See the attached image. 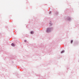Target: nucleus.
Segmentation results:
<instances>
[{
	"mask_svg": "<svg viewBox=\"0 0 79 79\" xmlns=\"http://www.w3.org/2000/svg\"><path fill=\"white\" fill-rule=\"evenodd\" d=\"M72 17H70V16H68L67 17V20H68V21H70L72 20Z\"/></svg>",
	"mask_w": 79,
	"mask_h": 79,
	"instance_id": "nucleus-1",
	"label": "nucleus"
},
{
	"mask_svg": "<svg viewBox=\"0 0 79 79\" xmlns=\"http://www.w3.org/2000/svg\"><path fill=\"white\" fill-rule=\"evenodd\" d=\"M52 29V28H47L46 30V32H50Z\"/></svg>",
	"mask_w": 79,
	"mask_h": 79,
	"instance_id": "nucleus-2",
	"label": "nucleus"
},
{
	"mask_svg": "<svg viewBox=\"0 0 79 79\" xmlns=\"http://www.w3.org/2000/svg\"><path fill=\"white\" fill-rule=\"evenodd\" d=\"M79 41H75V43L74 44V45L75 46L76 44H79Z\"/></svg>",
	"mask_w": 79,
	"mask_h": 79,
	"instance_id": "nucleus-3",
	"label": "nucleus"
},
{
	"mask_svg": "<svg viewBox=\"0 0 79 79\" xmlns=\"http://www.w3.org/2000/svg\"><path fill=\"white\" fill-rule=\"evenodd\" d=\"M50 26H52L53 25V23L51 21H50L49 23Z\"/></svg>",
	"mask_w": 79,
	"mask_h": 79,
	"instance_id": "nucleus-4",
	"label": "nucleus"
},
{
	"mask_svg": "<svg viewBox=\"0 0 79 79\" xmlns=\"http://www.w3.org/2000/svg\"><path fill=\"white\" fill-rule=\"evenodd\" d=\"M11 46H14L15 47V44L13 43H12L11 44Z\"/></svg>",
	"mask_w": 79,
	"mask_h": 79,
	"instance_id": "nucleus-5",
	"label": "nucleus"
},
{
	"mask_svg": "<svg viewBox=\"0 0 79 79\" xmlns=\"http://www.w3.org/2000/svg\"><path fill=\"white\" fill-rule=\"evenodd\" d=\"M65 52V50H63V51H61V54H63V53H64V52Z\"/></svg>",
	"mask_w": 79,
	"mask_h": 79,
	"instance_id": "nucleus-6",
	"label": "nucleus"
},
{
	"mask_svg": "<svg viewBox=\"0 0 79 79\" xmlns=\"http://www.w3.org/2000/svg\"><path fill=\"white\" fill-rule=\"evenodd\" d=\"M55 14L56 15H57L59 14V12H55Z\"/></svg>",
	"mask_w": 79,
	"mask_h": 79,
	"instance_id": "nucleus-7",
	"label": "nucleus"
},
{
	"mask_svg": "<svg viewBox=\"0 0 79 79\" xmlns=\"http://www.w3.org/2000/svg\"><path fill=\"white\" fill-rule=\"evenodd\" d=\"M31 34H33V33H34V32L33 31H31Z\"/></svg>",
	"mask_w": 79,
	"mask_h": 79,
	"instance_id": "nucleus-8",
	"label": "nucleus"
},
{
	"mask_svg": "<svg viewBox=\"0 0 79 79\" xmlns=\"http://www.w3.org/2000/svg\"><path fill=\"white\" fill-rule=\"evenodd\" d=\"M71 43H72V44H73V40H71Z\"/></svg>",
	"mask_w": 79,
	"mask_h": 79,
	"instance_id": "nucleus-9",
	"label": "nucleus"
},
{
	"mask_svg": "<svg viewBox=\"0 0 79 79\" xmlns=\"http://www.w3.org/2000/svg\"><path fill=\"white\" fill-rule=\"evenodd\" d=\"M51 13H52L51 11H50V12H49V14H51Z\"/></svg>",
	"mask_w": 79,
	"mask_h": 79,
	"instance_id": "nucleus-10",
	"label": "nucleus"
},
{
	"mask_svg": "<svg viewBox=\"0 0 79 79\" xmlns=\"http://www.w3.org/2000/svg\"><path fill=\"white\" fill-rule=\"evenodd\" d=\"M24 41L25 42H27V40H24Z\"/></svg>",
	"mask_w": 79,
	"mask_h": 79,
	"instance_id": "nucleus-11",
	"label": "nucleus"
},
{
	"mask_svg": "<svg viewBox=\"0 0 79 79\" xmlns=\"http://www.w3.org/2000/svg\"><path fill=\"white\" fill-rule=\"evenodd\" d=\"M19 74H18V77H19Z\"/></svg>",
	"mask_w": 79,
	"mask_h": 79,
	"instance_id": "nucleus-12",
	"label": "nucleus"
},
{
	"mask_svg": "<svg viewBox=\"0 0 79 79\" xmlns=\"http://www.w3.org/2000/svg\"><path fill=\"white\" fill-rule=\"evenodd\" d=\"M12 63H14V62H13V61H12Z\"/></svg>",
	"mask_w": 79,
	"mask_h": 79,
	"instance_id": "nucleus-13",
	"label": "nucleus"
}]
</instances>
